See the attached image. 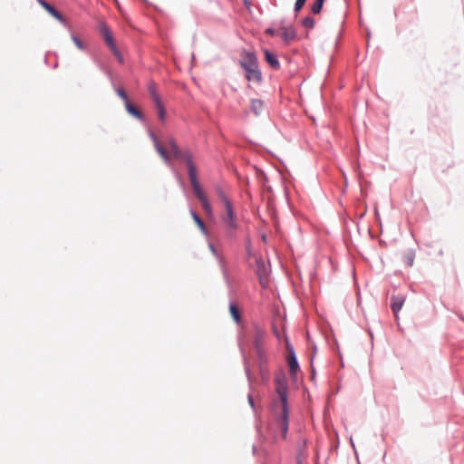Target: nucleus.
I'll return each mask as SVG.
<instances>
[{"mask_svg": "<svg viewBox=\"0 0 464 464\" xmlns=\"http://www.w3.org/2000/svg\"><path fill=\"white\" fill-rule=\"evenodd\" d=\"M256 446L254 445V446H253V451L255 452V451H256Z\"/></svg>", "mask_w": 464, "mask_h": 464, "instance_id": "obj_39", "label": "nucleus"}, {"mask_svg": "<svg viewBox=\"0 0 464 464\" xmlns=\"http://www.w3.org/2000/svg\"><path fill=\"white\" fill-rule=\"evenodd\" d=\"M208 246H209V249H210L211 253L215 256L218 257L220 268L222 270L223 277L226 280V282L228 283V281H229L228 280V274H227V269L226 267V262H225L224 258H222L221 256H218V251H217L215 246L212 243H208Z\"/></svg>", "mask_w": 464, "mask_h": 464, "instance_id": "obj_11", "label": "nucleus"}, {"mask_svg": "<svg viewBox=\"0 0 464 464\" xmlns=\"http://www.w3.org/2000/svg\"><path fill=\"white\" fill-rule=\"evenodd\" d=\"M226 215L222 218L223 222L227 226V236L229 238L235 237V230L237 228L236 214L231 202H226Z\"/></svg>", "mask_w": 464, "mask_h": 464, "instance_id": "obj_3", "label": "nucleus"}, {"mask_svg": "<svg viewBox=\"0 0 464 464\" xmlns=\"http://www.w3.org/2000/svg\"><path fill=\"white\" fill-rule=\"evenodd\" d=\"M149 136H150V140L153 142V145H154V148H155L156 151L161 157V159L163 160L165 164L168 165L169 167H171L172 166V160L170 159V156L168 153L167 150L160 144V142L158 137L156 136V134L153 131L150 130L149 131Z\"/></svg>", "mask_w": 464, "mask_h": 464, "instance_id": "obj_4", "label": "nucleus"}, {"mask_svg": "<svg viewBox=\"0 0 464 464\" xmlns=\"http://www.w3.org/2000/svg\"><path fill=\"white\" fill-rule=\"evenodd\" d=\"M297 464H302V461L301 460H297Z\"/></svg>", "mask_w": 464, "mask_h": 464, "instance_id": "obj_40", "label": "nucleus"}, {"mask_svg": "<svg viewBox=\"0 0 464 464\" xmlns=\"http://www.w3.org/2000/svg\"><path fill=\"white\" fill-rule=\"evenodd\" d=\"M229 312H230L232 318L237 323H239L241 320V314H240L238 307L233 302H230V304H229Z\"/></svg>", "mask_w": 464, "mask_h": 464, "instance_id": "obj_23", "label": "nucleus"}, {"mask_svg": "<svg viewBox=\"0 0 464 464\" xmlns=\"http://www.w3.org/2000/svg\"><path fill=\"white\" fill-rule=\"evenodd\" d=\"M240 66L247 72L258 68V62L256 55L252 52H246L242 60H240Z\"/></svg>", "mask_w": 464, "mask_h": 464, "instance_id": "obj_5", "label": "nucleus"}, {"mask_svg": "<svg viewBox=\"0 0 464 464\" xmlns=\"http://www.w3.org/2000/svg\"><path fill=\"white\" fill-rule=\"evenodd\" d=\"M258 368L261 377L263 380L266 381L269 377V372L267 369V358L265 351H263V356L258 357Z\"/></svg>", "mask_w": 464, "mask_h": 464, "instance_id": "obj_12", "label": "nucleus"}, {"mask_svg": "<svg viewBox=\"0 0 464 464\" xmlns=\"http://www.w3.org/2000/svg\"><path fill=\"white\" fill-rule=\"evenodd\" d=\"M264 111V102L260 99H252L250 101V111L258 117Z\"/></svg>", "mask_w": 464, "mask_h": 464, "instance_id": "obj_17", "label": "nucleus"}, {"mask_svg": "<svg viewBox=\"0 0 464 464\" xmlns=\"http://www.w3.org/2000/svg\"><path fill=\"white\" fill-rule=\"evenodd\" d=\"M194 194L198 200L200 202L203 210L208 215L212 214V207L203 188L197 189L196 191H194Z\"/></svg>", "mask_w": 464, "mask_h": 464, "instance_id": "obj_9", "label": "nucleus"}, {"mask_svg": "<svg viewBox=\"0 0 464 464\" xmlns=\"http://www.w3.org/2000/svg\"><path fill=\"white\" fill-rule=\"evenodd\" d=\"M115 91L117 92V94L124 101L125 103L127 102V101H129L127 92H125L124 89H122V88H116Z\"/></svg>", "mask_w": 464, "mask_h": 464, "instance_id": "obj_29", "label": "nucleus"}, {"mask_svg": "<svg viewBox=\"0 0 464 464\" xmlns=\"http://www.w3.org/2000/svg\"><path fill=\"white\" fill-rule=\"evenodd\" d=\"M459 319H460L461 321H463V322H464V316H463V315L459 314Z\"/></svg>", "mask_w": 464, "mask_h": 464, "instance_id": "obj_37", "label": "nucleus"}, {"mask_svg": "<svg viewBox=\"0 0 464 464\" xmlns=\"http://www.w3.org/2000/svg\"><path fill=\"white\" fill-rule=\"evenodd\" d=\"M265 34L269 35V36H275L276 32V30L274 28H266L265 30Z\"/></svg>", "mask_w": 464, "mask_h": 464, "instance_id": "obj_32", "label": "nucleus"}, {"mask_svg": "<svg viewBox=\"0 0 464 464\" xmlns=\"http://www.w3.org/2000/svg\"><path fill=\"white\" fill-rule=\"evenodd\" d=\"M288 350V358H287V363L289 366V373L292 378H295L300 369L296 354L295 353V350L293 346L287 345Z\"/></svg>", "mask_w": 464, "mask_h": 464, "instance_id": "obj_8", "label": "nucleus"}, {"mask_svg": "<svg viewBox=\"0 0 464 464\" xmlns=\"http://www.w3.org/2000/svg\"><path fill=\"white\" fill-rule=\"evenodd\" d=\"M167 145L169 146L173 158L178 161L184 162L186 164L193 191L202 188L198 179V169L194 162V156L191 150L188 147L181 149L178 145L176 140L172 137L168 138Z\"/></svg>", "mask_w": 464, "mask_h": 464, "instance_id": "obj_1", "label": "nucleus"}, {"mask_svg": "<svg viewBox=\"0 0 464 464\" xmlns=\"http://www.w3.org/2000/svg\"><path fill=\"white\" fill-rule=\"evenodd\" d=\"M247 400H248L249 405L255 411V402H254L253 396L251 394H248Z\"/></svg>", "mask_w": 464, "mask_h": 464, "instance_id": "obj_33", "label": "nucleus"}, {"mask_svg": "<svg viewBox=\"0 0 464 464\" xmlns=\"http://www.w3.org/2000/svg\"><path fill=\"white\" fill-rule=\"evenodd\" d=\"M350 443H351V446L353 447V451H354V454H355V457L358 458V455H357V452H356V450H355V445L353 443V438L350 437Z\"/></svg>", "mask_w": 464, "mask_h": 464, "instance_id": "obj_34", "label": "nucleus"}, {"mask_svg": "<svg viewBox=\"0 0 464 464\" xmlns=\"http://www.w3.org/2000/svg\"><path fill=\"white\" fill-rule=\"evenodd\" d=\"M155 107L158 110V114H159L160 120L163 121L166 117V111H165L163 103L160 102L159 106H155Z\"/></svg>", "mask_w": 464, "mask_h": 464, "instance_id": "obj_27", "label": "nucleus"}, {"mask_svg": "<svg viewBox=\"0 0 464 464\" xmlns=\"http://www.w3.org/2000/svg\"><path fill=\"white\" fill-rule=\"evenodd\" d=\"M265 53V60L269 64V66L274 70L280 69V63L276 56V54L273 53L269 50L266 49Z\"/></svg>", "mask_w": 464, "mask_h": 464, "instance_id": "obj_14", "label": "nucleus"}, {"mask_svg": "<svg viewBox=\"0 0 464 464\" xmlns=\"http://www.w3.org/2000/svg\"><path fill=\"white\" fill-rule=\"evenodd\" d=\"M275 382L276 392L282 404V411L276 418V424L282 431L283 438L285 439L289 429L288 385L286 376L284 373L276 375Z\"/></svg>", "mask_w": 464, "mask_h": 464, "instance_id": "obj_2", "label": "nucleus"}, {"mask_svg": "<svg viewBox=\"0 0 464 464\" xmlns=\"http://www.w3.org/2000/svg\"><path fill=\"white\" fill-rule=\"evenodd\" d=\"M306 0H296L294 10L295 13L299 12L304 5Z\"/></svg>", "mask_w": 464, "mask_h": 464, "instance_id": "obj_30", "label": "nucleus"}, {"mask_svg": "<svg viewBox=\"0 0 464 464\" xmlns=\"http://www.w3.org/2000/svg\"><path fill=\"white\" fill-rule=\"evenodd\" d=\"M415 258V252L412 249H409L404 252L402 260L407 266H412Z\"/></svg>", "mask_w": 464, "mask_h": 464, "instance_id": "obj_22", "label": "nucleus"}, {"mask_svg": "<svg viewBox=\"0 0 464 464\" xmlns=\"http://www.w3.org/2000/svg\"><path fill=\"white\" fill-rule=\"evenodd\" d=\"M38 3L54 18L60 21L62 24H66V21L63 15L52 5L45 0H37Z\"/></svg>", "mask_w": 464, "mask_h": 464, "instance_id": "obj_10", "label": "nucleus"}, {"mask_svg": "<svg viewBox=\"0 0 464 464\" xmlns=\"http://www.w3.org/2000/svg\"><path fill=\"white\" fill-rule=\"evenodd\" d=\"M265 336V332L261 329V327L255 324H254V347L256 353L257 357L263 356V351H265L262 347V341Z\"/></svg>", "mask_w": 464, "mask_h": 464, "instance_id": "obj_6", "label": "nucleus"}, {"mask_svg": "<svg viewBox=\"0 0 464 464\" xmlns=\"http://www.w3.org/2000/svg\"><path fill=\"white\" fill-rule=\"evenodd\" d=\"M314 19L312 16H306L302 20V24L305 28L312 29L314 27Z\"/></svg>", "mask_w": 464, "mask_h": 464, "instance_id": "obj_25", "label": "nucleus"}, {"mask_svg": "<svg viewBox=\"0 0 464 464\" xmlns=\"http://www.w3.org/2000/svg\"><path fill=\"white\" fill-rule=\"evenodd\" d=\"M246 78L249 82L253 81V82H260L262 81V73L258 68L254 69L252 72L248 71L246 72Z\"/></svg>", "mask_w": 464, "mask_h": 464, "instance_id": "obj_20", "label": "nucleus"}, {"mask_svg": "<svg viewBox=\"0 0 464 464\" xmlns=\"http://www.w3.org/2000/svg\"><path fill=\"white\" fill-rule=\"evenodd\" d=\"M405 298L402 295H393L391 298V308L395 316H397L398 313L401 311Z\"/></svg>", "mask_w": 464, "mask_h": 464, "instance_id": "obj_15", "label": "nucleus"}, {"mask_svg": "<svg viewBox=\"0 0 464 464\" xmlns=\"http://www.w3.org/2000/svg\"><path fill=\"white\" fill-rule=\"evenodd\" d=\"M240 350H241V354H242L243 361H244L245 372H246L247 381L249 382V385L251 386L252 385V375H251L250 369H249V362L246 355L244 348L241 347Z\"/></svg>", "mask_w": 464, "mask_h": 464, "instance_id": "obj_21", "label": "nucleus"}, {"mask_svg": "<svg viewBox=\"0 0 464 464\" xmlns=\"http://www.w3.org/2000/svg\"><path fill=\"white\" fill-rule=\"evenodd\" d=\"M99 31H100V34L102 35V37H103L106 44L110 48V50L111 52H115L117 44L114 41L112 34H111L109 26L107 25V24L101 23L100 26H99Z\"/></svg>", "mask_w": 464, "mask_h": 464, "instance_id": "obj_7", "label": "nucleus"}, {"mask_svg": "<svg viewBox=\"0 0 464 464\" xmlns=\"http://www.w3.org/2000/svg\"><path fill=\"white\" fill-rule=\"evenodd\" d=\"M217 192H218V198H220V200L223 202L224 206L226 205V202H231L227 197L226 196L225 192L220 188H218L217 189Z\"/></svg>", "mask_w": 464, "mask_h": 464, "instance_id": "obj_28", "label": "nucleus"}, {"mask_svg": "<svg viewBox=\"0 0 464 464\" xmlns=\"http://www.w3.org/2000/svg\"><path fill=\"white\" fill-rule=\"evenodd\" d=\"M324 1L325 0H315V2L311 6L312 13L315 14H320L323 9Z\"/></svg>", "mask_w": 464, "mask_h": 464, "instance_id": "obj_24", "label": "nucleus"}, {"mask_svg": "<svg viewBox=\"0 0 464 464\" xmlns=\"http://www.w3.org/2000/svg\"><path fill=\"white\" fill-rule=\"evenodd\" d=\"M314 375H315V370L313 368V375H312V379H314Z\"/></svg>", "mask_w": 464, "mask_h": 464, "instance_id": "obj_36", "label": "nucleus"}, {"mask_svg": "<svg viewBox=\"0 0 464 464\" xmlns=\"http://www.w3.org/2000/svg\"><path fill=\"white\" fill-rule=\"evenodd\" d=\"M244 4H245L246 8H250L251 3H250L249 0H244Z\"/></svg>", "mask_w": 464, "mask_h": 464, "instance_id": "obj_35", "label": "nucleus"}, {"mask_svg": "<svg viewBox=\"0 0 464 464\" xmlns=\"http://www.w3.org/2000/svg\"><path fill=\"white\" fill-rule=\"evenodd\" d=\"M148 91L150 95V98L152 102H154L155 106H159L161 102V99L157 92V86L155 82H150L148 86Z\"/></svg>", "mask_w": 464, "mask_h": 464, "instance_id": "obj_18", "label": "nucleus"}, {"mask_svg": "<svg viewBox=\"0 0 464 464\" xmlns=\"http://www.w3.org/2000/svg\"><path fill=\"white\" fill-rule=\"evenodd\" d=\"M297 34L295 29L293 26L283 27L281 38L285 44H290L296 38Z\"/></svg>", "mask_w": 464, "mask_h": 464, "instance_id": "obj_13", "label": "nucleus"}, {"mask_svg": "<svg viewBox=\"0 0 464 464\" xmlns=\"http://www.w3.org/2000/svg\"><path fill=\"white\" fill-rule=\"evenodd\" d=\"M114 56L117 58V60L119 61V63H123V57L122 55L121 54L118 47L116 46V51L115 52H111Z\"/></svg>", "mask_w": 464, "mask_h": 464, "instance_id": "obj_31", "label": "nucleus"}, {"mask_svg": "<svg viewBox=\"0 0 464 464\" xmlns=\"http://www.w3.org/2000/svg\"><path fill=\"white\" fill-rule=\"evenodd\" d=\"M257 266L260 267V266H264L263 262H258Z\"/></svg>", "mask_w": 464, "mask_h": 464, "instance_id": "obj_38", "label": "nucleus"}, {"mask_svg": "<svg viewBox=\"0 0 464 464\" xmlns=\"http://www.w3.org/2000/svg\"><path fill=\"white\" fill-rule=\"evenodd\" d=\"M125 108L129 114L133 116L140 121L144 122L146 121L142 112L137 107H135L130 101H127V102L125 103Z\"/></svg>", "mask_w": 464, "mask_h": 464, "instance_id": "obj_16", "label": "nucleus"}, {"mask_svg": "<svg viewBox=\"0 0 464 464\" xmlns=\"http://www.w3.org/2000/svg\"><path fill=\"white\" fill-rule=\"evenodd\" d=\"M71 38L78 49H80L82 51L85 50V45L80 38H78L75 34H72Z\"/></svg>", "mask_w": 464, "mask_h": 464, "instance_id": "obj_26", "label": "nucleus"}, {"mask_svg": "<svg viewBox=\"0 0 464 464\" xmlns=\"http://www.w3.org/2000/svg\"><path fill=\"white\" fill-rule=\"evenodd\" d=\"M190 215H191V218H193V220L195 221V223L198 225V228L200 229V231L205 235L207 236L208 235V229L206 227V225L205 223L203 222V220L200 218V217L196 213L195 210L193 209H190Z\"/></svg>", "mask_w": 464, "mask_h": 464, "instance_id": "obj_19", "label": "nucleus"}]
</instances>
